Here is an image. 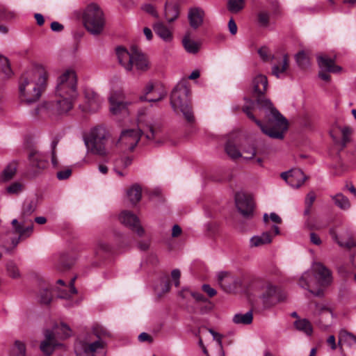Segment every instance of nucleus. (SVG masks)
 <instances>
[{
  "label": "nucleus",
  "instance_id": "nucleus-43",
  "mask_svg": "<svg viewBox=\"0 0 356 356\" xmlns=\"http://www.w3.org/2000/svg\"><path fill=\"white\" fill-rule=\"evenodd\" d=\"M179 296L182 298H187L188 296L193 297L197 301L205 302L206 298L200 293H195L189 291L188 289H183L179 292Z\"/></svg>",
  "mask_w": 356,
  "mask_h": 356
},
{
  "label": "nucleus",
  "instance_id": "nucleus-31",
  "mask_svg": "<svg viewBox=\"0 0 356 356\" xmlns=\"http://www.w3.org/2000/svg\"><path fill=\"white\" fill-rule=\"evenodd\" d=\"M179 12L176 4L167 3L165 7V16L168 22H172L179 16Z\"/></svg>",
  "mask_w": 356,
  "mask_h": 356
},
{
  "label": "nucleus",
  "instance_id": "nucleus-26",
  "mask_svg": "<svg viewBox=\"0 0 356 356\" xmlns=\"http://www.w3.org/2000/svg\"><path fill=\"white\" fill-rule=\"evenodd\" d=\"M154 31L163 41L170 42L172 40V31L163 23L158 22L154 25Z\"/></svg>",
  "mask_w": 356,
  "mask_h": 356
},
{
  "label": "nucleus",
  "instance_id": "nucleus-5",
  "mask_svg": "<svg viewBox=\"0 0 356 356\" xmlns=\"http://www.w3.org/2000/svg\"><path fill=\"white\" fill-rule=\"evenodd\" d=\"M56 92L58 97H64L65 107H60V111H66L72 109L74 101L78 97L77 76L72 69L64 70L57 79Z\"/></svg>",
  "mask_w": 356,
  "mask_h": 356
},
{
  "label": "nucleus",
  "instance_id": "nucleus-16",
  "mask_svg": "<svg viewBox=\"0 0 356 356\" xmlns=\"http://www.w3.org/2000/svg\"><path fill=\"white\" fill-rule=\"evenodd\" d=\"M109 104L110 111L113 115L127 112L128 102L124 101V95L121 90H116L111 94Z\"/></svg>",
  "mask_w": 356,
  "mask_h": 356
},
{
  "label": "nucleus",
  "instance_id": "nucleus-49",
  "mask_svg": "<svg viewBox=\"0 0 356 356\" xmlns=\"http://www.w3.org/2000/svg\"><path fill=\"white\" fill-rule=\"evenodd\" d=\"M6 268L10 277L13 278H18L20 276L19 269L13 262H9L7 264Z\"/></svg>",
  "mask_w": 356,
  "mask_h": 356
},
{
  "label": "nucleus",
  "instance_id": "nucleus-40",
  "mask_svg": "<svg viewBox=\"0 0 356 356\" xmlns=\"http://www.w3.org/2000/svg\"><path fill=\"white\" fill-rule=\"evenodd\" d=\"M59 141H60V138L58 136H55L53 138L51 145H50L51 163L54 167H56L58 165L56 149V147H57Z\"/></svg>",
  "mask_w": 356,
  "mask_h": 356
},
{
  "label": "nucleus",
  "instance_id": "nucleus-15",
  "mask_svg": "<svg viewBox=\"0 0 356 356\" xmlns=\"http://www.w3.org/2000/svg\"><path fill=\"white\" fill-rule=\"evenodd\" d=\"M119 220L122 224L130 228L138 236H143L145 234V229L140 225L138 218L133 213L124 211L120 214Z\"/></svg>",
  "mask_w": 356,
  "mask_h": 356
},
{
  "label": "nucleus",
  "instance_id": "nucleus-2",
  "mask_svg": "<svg viewBox=\"0 0 356 356\" xmlns=\"http://www.w3.org/2000/svg\"><path fill=\"white\" fill-rule=\"evenodd\" d=\"M48 72L42 65H36L25 72L19 82V97L26 104H33L39 100L44 89Z\"/></svg>",
  "mask_w": 356,
  "mask_h": 356
},
{
  "label": "nucleus",
  "instance_id": "nucleus-37",
  "mask_svg": "<svg viewBox=\"0 0 356 356\" xmlns=\"http://www.w3.org/2000/svg\"><path fill=\"white\" fill-rule=\"evenodd\" d=\"M252 313L249 311L245 314H236L233 317V321L236 324L248 325L252 321Z\"/></svg>",
  "mask_w": 356,
  "mask_h": 356
},
{
  "label": "nucleus",
  "instance_id": "nucleus-4",
  "mask_svg": "<svg viewBox=\"0 0 356 356\" xmlns=\"http://www.w3.org/2000/svg\"><path fill=\"white\" fill-rule=\"evenodd\" d=\"M88 152L108 161L113 151L110 145V135L103 127H96L90 130L84 138Z\"/></svg>",
  "mask_w": 356,
  "mask_h": 356
},
{
  "label": "nucleus",
  "instance_id": "nucleus-14",
  "mask_svg": "<svg viewBox=\"0 0 356 356\" xmlns=\"http://www.w3.org/2000/svg\"><path fill=\"white\" fill-rule=\"evenodd\" d=\"M166 95V91L160 85H154L148 83L144 90L143 95L140 99L149 102H155L161 100Z\"/></svg>",
  "mask_w": 356,
  "mask_h": 356
},
{
  "label": "nucleus",
  "instance_id": "nucleus-57",
  "mask_svg": "<svg viewBox=\"0 0 356 356\" xmlns=\"http://www.w3.org/2000/svg\"><path fill=\"white\" fill-rule=\"evenodd\" d=\"M142 9L145 12L150 14L151 15H152L155 17H158V13L156 10L155 8L152 4H149V3L145 4L143 6Z\"/></svg>",
  "mask_w": 356,
  "mask_h": 356
},
{
  "label": "nucleus",
  "instance_id": "nucleus-46",
  "mask_svg": "<svg viewBox=\"0 0 356 356\" xmlns=\"http://www.w3.org/2000/svg\"><path fill=\"white\" fill-rule=\"evenodd\" d=\"M39 300L42 304L47 305L49 304L52 298L51 292L47 289H42L39 293L38 296Z\"/></svg>",
  "mask_w": 356,
  "mask_h": 356
},
{
  "label": "nucleus",
  "instance_id": "nucleus-23",
  "mask_svg": "<svg viewBox=\"0 0 356 356\" xmlns=\"http://www.w3.org/2000/svg\"><path fill=\"white\" fill-rule=\"evenodd\" d=\"M299 284L301 287L307 289L311 293L315 296H320L323 294L322 289H318L316 291L312 290L314 286V281L312 273L309 271L305 272L301 276Z\"/></svg>",
  "mask_w": 356,
  "mask_h": 356
},
{
  "label": "nucleus",
  "instance_id": "nucleus-53",
  "mask_svg": "<svg viewBox=\"0 0 356 356\" xmlns=\"http://www.w3.org/2000/svg\"><path fill=\"white\" fill-rule=\"evenodd\" d=\"M258 21L261 26H267L269 23V13L266 11L259 13Z\"/></svg>",
  "mask_w": 356,
  "mask_h": 356
},
{
  "label": "nucleus",
  "instance_id": "nucleus-34",
  "mask_svg": "<svg viewBox=\"0 0 356 356\" xmlns=\"http://www.w3.org/2000/svg\"><path fill=\"white\" fill-rule=\"evenodd\" d=\"M26 345L19 340H16L10 349L9 356H26Z\"/></svg>",
  "mask_w": 356,
  "mask_h": 356
},
{
  "label": "nucleus",
  "instance_id": "nucleus-12",
  "mask_svg": "<svg viewBox=\"0 0 356 356\" xmlns=\"http://www.w3.org/2000/svg\"><path fill=\"white\" fill-rule=\"evenodd\" d=\"M312 270L314 274L316 282L319 286L326 287L332 283V273L323 264L320 262L314 263Z\"/></svg>",
  "mask_w": 356,
  "mask_h": 356
},
{
  "label": "nucleus",
  "instance_id": "nucleus-1",
  "mask_svg": "<svg viewBox=\"0 0 356 356\" xmlns=\"http://www.w3.org/2000/svg\"><path fill=\"white\" fill-rule=\"evenodd\" d=\"M267 87L268 79L265 75L258 74L254 76L252 81V97L257 102L245 98L243 111L261 128L263 133L273 138L282 139L288 128V122L271 102L265 98Z\"/></svg>",
  "mask_w": 356,
  "mask_h": 356
},
{
  "label": "nucleus",
  "instance_id": "nucleus-60",
  "mask_svg": "<svg viewBox=\"0 0 356 356\" xmlns=\"http://www.w3.org/2000/svg\"><path fill=\"white\" fill-rule=\"evenodd\" d=\"M13 17V14L7 11L6 8L0 5V19H10Z\"/></svg>",
  "mask_w": 356,
  "mask_h": 356
},
{
  "label": "nucleus",
  "instance_id": "nucleus-7",
  "mask_svg": "<svg viewBox=\"0 0 356 356\" xmlns=\"http://www.w3.org/2000/svg\"><path fill=\"white\" fill-rule=\"evenodd\" d=\"M115 51L119 63L128 72H144L150 67L147 56L140 51L133 49L129 52L125 48L118 47Z\"/></svg>",
  "mask_w": 356,
  "mask_h": 356
},
{
  "label": "nucleus",
  "instance_id": "nucleus-50",
  "mask_svg": "<svg viewBox=\"0 0 356 356\" xmlns=\"http://www.w3.org/2000/svg\"><path fill=\"white\" fill-rule=\"evenodd\" d=\"M131 163H132V159L131 157L124 156L118 160H116L115 166L126 168L128 166H129L131 164Z\"/></svg>",
  "mask_w": 356,
  "mask_h": 356
},
{
  "label": "nucleus",
  "instance_id": "nucleus-48",
  "mask_svg": "<svg viewBox=\"0 0 356 356\" xmlns=\"http://www.w3.org/2000/svg\"><path fill=\"white\" fill-rule=\"evenodd\" d=\"M258 54L263 61L267 62L273 58L269 49L266 47H261L258 49Z\"/></svg>",
  "mask_w": 356,
  "mask_h": 356
},
{
  "label": "nucleus",
  "instance_id": "nucleus-32",
  "mask_svg": "<svg viewBox=\"0 0 356 356\" xmlns=\"http://www.w3.org/2000/svg\"><path fill=\"white\" fill-rule=\"evenodd\" d=\"M184 49L188 53L195 54L199 50V44L190 38V33H187L182 40Z\"/></svg>",
  "mask_w": 356,
  "mask_h": 356
},
{
  "label": "nucleus",
  "instance_id": "nucleus-21",
  "mask_svg": "<svg viewBox=\"0 0 356 356\" xmlns=\"http://www.w3.org/2000/svg\"><path fill=\"white\" fill-rule=\"evenodd\" d=\"M86 108L90 112L97 111L101 106L102 99L92 90L86 89L84 92Z\"/></svg>",
  "mask_w": 356,
  "mask_h": 356
},
{
  "label": "nucleus",
  "instance_id": "nucleus-13",
  "mask_svg": "<svg viewBox=\"0 0 356 356\" xmlns=\"http://www.w3.org/2000/svg\"><path fill=\"white\" fill-rule=\"evenodd\" d=\"M261 290L260 298L265 307H269L280 301L276 286L270 282H264L261 286Z\"/></svg>",
  "mask_w": 356,
  "mask_h": 356
},
{
  "label": "nucleus",
  "instance_id": "nucleus-39",
  "mask_svg": "<svg viewBox=\"0 0 356 356\" xmlns=\"http://www.w3.org/2000/svg\"><path fill=\"white\" fill-rule=\"evenodd\" d=\"M296 60L298 66L302 68L307 67L309 65V58L304 51H301L296 55Z\"/></svg>",
  "mask_w": 356,
  "mask_h": 356
},
{
  "label": "nucleus",
  "instance_id": "nucleus-33",
  "mask_svg": "<svg viewBox=\"0 0 356 356\" xmlns=\"http://www.w3.org/2000/svg\"><path fill=\"white\" fill-rule=\"evenodd\" d=\"M289 67V61L287 56L285 55L281 63L278 65H275L272 67V74L277 78H280L284 74Z\"/></svg>",
  "mask_w": 356,
  "mask_h": 356
},
{
  "label": "nucleus",
  "instance_id": "nucleus-30",
  "mask_svg": "<svg viewBox=\"0 0 356 356\" xmlns=\"http://www.w3.org/2000/svg\"><path fill=\"white\" fill-rule=\"evenodd\" d=\"M294 326L298 331L310 336L313 332V327L309 320L307 318H298L294 322Z\"/></svg>",
  "mask_w": 356,
  "mask_h": 356
},
{
  "label": "nucleus",
  "instance_id": "nucleus-47",
  "mask_svg": "<svg viewBox=\"0 0 356 356\" xmlns=\"http://www.w3.org/2000/svg\"><path fill=\"white\" fill-rule=\"evenodd\" d=\"M35 209V203L33 201L24 202L22 207V216H30Z\"/></svg>",
  "mask_w": 356,
  "mask_h": 356
},
{
  "label": "nucleus",
  "instance_id": "nucleus-56",
  "mask_svg": "<svg viewBox=\"0 0 356 356\" xmlns=\"http://www.w3.org/2000/svg\"><path fill=\"white\" fill-rule=\"evenodd\" d=\"M209 332L213 336V339L215 341H216V342L218 343L219 348L222 349V335L219 334V333H218V332H216V331H214L212 329H209Z\"/></svg>",
  "mask_w": 356,
  "mask_h": 356
},
{
  "label": "nucleus",
  "instance_id": "nucleus-19",
  "mask_svg": "<svg viewBox=\"0 0 356 356\" xmlns=\"http://www.w3.org/2000/svg\"><path fill=\"white\" fill-rule=\"evenodd\" d=\"M12 225L16 233L19 234V238L17 241H13V243L16 245L20 238H26L31 236L33 230V224L31 220L27 221L23 219L20 222L14 219L12 221Z\"/></svg>",
  "mask_w": 356,
  "mask_h": 356
},
{
  "label": "nucleus",
  "instance_id": "nucleus-29",
  "mask_svg": "<svg viewBox=\"0 0 356 356\" xmlns=\"http://www.w3.org/2000/svg\"><path fill=\"white\" fill-rule=\"evenodd\" d=\"M127 195L132 204H137L141 199L142 188L138 184H134L127 190Z\"/></svg>",
  "mask_w": 356,
  "mask_h": 356
},
{
  "label": "nucleus",
  "instance_id": "nucleus-52",
  "mask_svg": "<svg viewBox=\"0 0 356 356\" xmlns=\"http://www.w3.org/2000/svg\"><path fill=\"white\" fill-rule=\"evenodd\" d=\"M22 188L23 186L21 184L15 182L8 186L6 188V191L8 193L10 194H17L22 191Z\"/></svg>",
  "mask_w": 356,
  "mask_h": 356
},
{
  "label": "nucleus",
  "instance_id": "nucleus-28",
  "mask_svg": "<svg viewBox=\"0 0 356 356\" xmlns=\"http://www.w3.org/2000/svg\"><path fill=\"white\" fill-rule=\"evenodd\" d=\"M343 345L349 347L356 346V336L345 330H340L339 333V346L342 347Z\"/></svg>",
  "mask_w": 356,
  "mask_h": 356
},
{
  "label": "nucleus",
  "instance_id": "nucleus-51",
  "mask_svg": "<svg viewBox=\"0 0 356 356\" xmlns=\"http://www.w3.org/2000/svg\"><path fill=\"white\" fill-rule=\"evenodd\" d=\"M316 199V195L314 192H310L307 194L305 198V204L307 206V209L305 211V214H309L310 211V208L313 204L314 200Z\"/></svg>",
  "mask_w": 356,
  "mask_h": 356
},
{
  "label": "nucleus",
  "instance_id": "nucleus-35",
  "mask_svg": "<svg viewBox=\"0 0 356 356\" xmlns=\"http://www.w3.org/2000/svg\"><path fill=\"white\" fill-rule=\"evenodd\" d=\"M334 204L341 209L346 210L350 207L349 200L342 193H338L332 197Z\"/></svg>",
  "mask_w": 356,
  "mask_h": 356
},
{
  "label": "nucleus",
  "instance_id": "nucleus-10",
  "mask_svg": "<svg viewBox=\"0 0 356 356\" xmlns=\"http://www.w3.org/2000/svg\"><path fill=\"white\" fill-rule=\"evenodd\" d=\"M29 172L33 176L41 173L48 166L49 161L45 154L33 149L29 154Z\"/></svg>",
  "mask_w": 356,
  "mask_h": 356
},
{
  "label": "nucleus",
  "instance_id": "nucleus-38",
  "mask_svg": "<svg viewBox=\"0 0 356 356\" xmlns=\"http://www.w3.org/2000/svg\"><path fill=\"white\" fill-rule=\"evenodd\" d=\"M225 152L232 159H236L242 156V154L237 147L231 141L227 142L225 145Z\"/></svg>",
  "mask_w": 356,
  "mask_h": 356
},
{
  "label": "nucleus",
  "instance_id": "nucleus-55",
  "mask_svg": "<svg viewBox=\"0 0 356 356\" xmlns=\"http://www.w3.org/2000/svg\"><path fill=\"white\" fill-rule=\"evenodd\" d=\"M342 145L346 146V143L350 140V136L352 133V130L349 127H344L342 129Z\"/></svg>",
  "mask_w": 356,
  "mask_h": 356
},
{
  "label": "nucleus",
  "instance_id": "nucleus-22",
  "mask_svg": "<svg viewBox=\"0 0 356 356\" xmlns=\"http://www.w3.org/2000/svg\"><path fill=\"white\" fill-rule=\"evenodd\" d=\"M317 61L321 70L332 73H338L342 70L340 66L336 65L334 59L326 55H321L317 57Z\"/></svg>",
  "mask_w": 356,
  "mask_h": 356
},
{
  "label": "nucleus",
  "instance_id": "nucleus-63",
  "mask_svg": "<svg viewBox=\"0 0 356 356\" xmlns=\"http://www.w3.org/2000/svg\"><path fill=\"white\" fill-rule=\"evenodd\" d=\"M138 340L140 342L147 341L149 343H152L153 341L152 337L146 332H142L138 336Z\"/></svg>",
  "mask_w": 356,
  "mask_h": 356
},
{
  "label": "nucleus",
  "instance_id": "nucleus-59",
  "mask_svg": "<svg viewBox=\"0 0 356 356\" xmlns=\"http://www.w3.org/2000/svg\"><path fill=\"white\" fill-rule=\"evenodd\" d=\"M72 174V170L69 168L67 169H65L63 170H60L59 172H57V178L59 179V180H64V179H67V178L70 177V176Z\"/></svg>",
  "mask_w": 356,
  "mask_h": 356
},
{
  "label": "nucleus",
  "instance_id": "nucleus-44",
  "mask_svg": "<svg viewBox=\"0 0 356 356\" xmlns=\"http://www.w3.org/2000/svg\"><path fill=\"white\" fill-rule=\"evenodd\" d=\"M0 71H1L6 76H10L11 74V69L8 58L1 54Z\"/></svg>",
  "mask_w": 356,
  "mask_h": 356
},
{
  "label": "nucleus",
  "instance_id": "nucleus-27",
  "mask_svg": "<svg viewBox=\"0 0 356 356\" xmlns=\"http://www.w3.org/2000/svg\"><path fill=\"white\" fill-rule=\"evenodd\" d=\"M51 332H54L57 339L63 340L70 337L72 330L70 327L65 323H61L54 327Z\"/></svg>",
  "mask_w": 356,
  "mask_h": 356
},
{
  "label": "nucleus",
  "instance_id": "nucleus-9",
  "mask_svg": "<svg viewBox=\"0 0 356 356\" xmlns=\"http://www.w3.org/2000/svg\"><path fill=\"white\" fill-rule=\"evenodd\" d=\"M83 24L86 30L93 35L101 34L105 26L103 11L95 3H91L86 8L83 15Z\"/></svg>",
  "mask_w": 356,
  "mask_h": 356
},
{
  "label": "nucleus",
  "instance_id": "nucleus-6",
  "mask_svg": "<svg viewBox=\"0 0 356 356\" xmlns=\"http://www.w3.org/2000/svg\"><path fill=\"white\" fill-rule=\"evenodd\" d=\"M110 336V332L103 326H94L92 334L86 335L76 342L74 350L76 356H94L98 349L104 348L106 345L102 338Z\"/></svg>",
  "mask_w": 356,
  "mask_h": 356
},
{
  "label": "nucleus",
  "instance_id": "nucleus-20",
  "mask_svg": "<svg viewBox=\"0 0 356 356\" xmlns=\"http://www.w3.org/2000/svg\"><path fill=\"white\" fill-rule=\"evenodd\" d=\"M205 13L204 10L199 7H193L188 10V19L190 26L197 29L200 27L204 22Z\"/></svg>",
  "mask_w": 356,
  "mask_h": 356
},
{
  "label": "nucleus",
  "instance_id": "nucleus-58",
  "mask_svg": "<svg viewBox=\"0 0 356 356\" xmlns=\"http://www.w3.org/2000/svg\"><path fill=\"white\" fill-rule=\"evenodd\" d=\"M65 100H64V97H59V99L56 101V104H55V110L58 113V114H63V113H65L67 112H68L69 111H60V107H62V108H64L65 107Z\"/></svg>",
  "mask_w": 356,
  "mask_h": 356
},
{
  "label": "nucleus",
  "instance_id": "nucleus-62",
  "mask_svg": "<svg viewBox=\"0 0 356 356\" xmlns=\"http://www.w3.org/2000/svg\"><path fill=\"white\" fill-rule=\"evenodd\" d=\"M181 273L178 269H174L171 273L172 278L175 280V285L179 286Z\"/></svg>",
  "mask_w": 356,
  "mask_h": 356
},
{
  "label": "nucleus",
  "instance_id": "nucleus-8",
  "mask_svg": "<svg viewBox=\"0 0 356 356\" xmlns=\"http://www.w3.org/2000/svg\"><path fill=\"white\" fill-rule=\"evenodd\" d=\"M189 89L179 83L174 88L170 97V104L175 112L180 111L188 122H194L195 118L189 99Z\"/></svg>",
  "mask_w": 356,
  "mask_h": 356
},
{
  "label": "nucleus",
  "instance_id": "nucleus-61",
  "mask_svg": "<svg viewBox=\"0 0 356 356\" xmlns=\"http://www.w3.org/2000/svg\"><path fill=\"white\" fill-rule=\"evenodd\" d=\"M335 240L338 244L341 247H346L350 248L356 245L355 243L352 238L348 239L346 242H343L337 239V236H335Z\"/></svg>",
  "mask_w": 356,
  "mask_h": 356
},
{
  "label": "nucleus",
  "instance_id": "nucleus-45",
  "mask_svg": "<svg viewBox=\"0 0 356 356\" xmlns=\"http://www.w3.org/2000/svg\"><path fill=\"white\" fill-rule=\"evenodd\" d=\"M110 250L109 244L102 240L98 241L95 247V252L97 255L102 252H109Z\"/></svg>",
  "mask_w": 356,
  "mask_h": 356
},
{
  "label": "nucleus",
  "instance_id": "nucleus-64",
  "mask_svg": "<svg viewBox=\"0 0 356 356\" xmlns=\"http://www.w3.org/2000/svg\"><path fill=\"white\" fill-rule=\"evenodd\" d=\"M202 290L207 293L209 297H213L216 294V291L209 284H204L202 286Z\"/></svg>",
  "mask_w": 356,
  "mask_h": 356
},
{
  "label": "nucleus",
  "instance_id": "nucleus-17",
  "mask_svg": "<svg viewBox=\"0 0 356 356\" xmlns=\"http://www.w3.org/2000/svg\"><path fill=\"white\" fill-rule=\"evenodd\" d=\"M281 177L291 187L298 188L302 186L307 177L303 172L298 168L291 169L281 174Z\"/></svg>",
  "mask_w": 356,
  "mask_h": 356
},
{
  "label": "nucleus",
  "instance_id": "nucleus-11",
  "mask_svg": "<svg viewBox=\"0 0 356 356\" xmlns=\"http://www.w3.org/2000/svg\"><path fill=\"white\" fill-rule=\"evenodd\" d=\"M235 204L238 211L245 218H250L253 214L254 203L252 196L243 192L235 195Z\"/></svg>",
  "mask_w": 356,
  "mask_h": 356
},
{
  "label": "nucleus",
  "instance_id": "nucleus-36",
  "mask_svg": "<svg viewBox=\"0 0 356 356\" xmlns=\"http://www.w3.org/2000/svg\"><path fill=\"white\" fill-rule=\"evenodd\" d=\"M17 170V163H10L3 170L1 178L3 181H7L11 179L15 175Z\"/></svg>",
  "mask_w": 356,
  "mask_h": 356
},
{
  "label": "nucleus",
  "instance_id": "nucleus-42",
  "mask_svg": "<svg viewBox=\"0 0 356 356\" xmlns=\"http://www.w3.org/2000/svg\"><path fill=\"white\" fill-rule=\"evenodd\" d=\"M315 315H328L331 318H333V313L330 308L327 307L323 304H316L315 305Z\"/></svg>",
  "mask_w": 356,
  "mask_h": 356
},
{
  "label": "nucleus",
  "instance_id": "nucleus-25",
  "mask_svg": "<svg viewBox=\"0 0 356 356\" xmlns=\"http://www.w3.org/2000/svg\"><path fill=\"white\" fill-rule=\"evenodd\" d=\"M273 236L270 232H263L261 235L253 236L250 240L251 248L261 247L272 242Z\"/></svg>",
  "mask_w": 356,
  "mask_h": 356
},
{
  "label": "nucleus",
  "instance_id": "nucleus-3",
  "mask_svg": "<svg viewBox=\"0 0 356 356\" xmlns=\"http://www.w3.org/2000/svg\"><path fill=\"white\" fill-rule=\"evenodd\" d=\"M138 129H127L121 133L117 142L122 148L133 150L138 144L142 135H145L148 140L154 139V131L152 124L145 119V109H141L138 115Z\"/></svg>",
  "mask_w": 356,
  "mask_h": 356
},
{
  "label": "nucleus",
  "instance_id": "nucleus-24",
  "mask_svg": "<svg viewBox=\"0 0 356 356\" xmlns=\"http://www.w3.org/2000/svg\"><path fill=\"white\" fill-rule=\"evenodd\" d=\"M218 284L225 292H232L231 282L234 280V276L228 272H220L217 275Z\"/></svg>",
  "mask_w": 356,
  "mask_h": 356
},
{
  "label": "nucleus",
  "instance_id": "nucleus-18",
  "mask_svg": "<svg viewBox=\"0 0 356 356\" xmlns=\"http://www.w3.org/2000/svg\"><path fill=\"white\" fill-rule=\"evenodd\" d=\"M44 335V339L40 343V348L44 355H50L56 348L63 346L50 330H46Z\"/></svg>",
  "mask_w": 356,
  "mask_h": 356
},
{
  "label": "nucleus",
  "instance_id": "nucleus-41",
  "mask_svg": "<svg viewBox=\"0 0 356 356\" xmlns=\"http://www.w3.org/2000/svg\"><path fill=\"white\" fill-rule=\"evenodd\" d=\"M244 7V0H229L228 9L232 13H238Z\"/></svg>",
  "mask_w": 356,
  "mask_h": 356
},
{
  "label": "nucleus",
  "instance_id": "nucleus-54",
  "mask_svg": "<svg viewBox=\"0 0 356 356\" xmlns=\"http://www.w3.org/2000/svg\"><path fill=\"white\" fill-rule=\"evenodd\" d=\"M75 280H76V277H74V278H72L70 280V293H66V294H60V295H59V298H69L71 297V295L75 294V293H77V291H76V289L74 287Z\"/></svg>",
  "mask_w": 356,
  "mask_h": 356
}]
</instances>
